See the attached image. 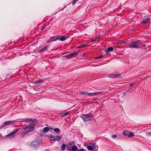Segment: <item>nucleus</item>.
<instances>
[{"instance_id":"1","label":"nucleus","mask_w":151,"mask_h":151,"mask_svg":"<svg viewBox=\"0 0 151 151\" xmlns=\"http://www.w3.org/2000/svg\"><path fill=\"white\" fill-rule=\"evenodd\" d=\"M37 124V123L36 122H35L33 123L29 124L28 126L23 129L24 130L21 134V136L22 137H23L26 134L34 130L35 129L34 126Z\"/></svg>"},{"instance_id":"2","label":"nucleus","mask_w":151,"mask_h":151,"mask_svg":"<svg viewBox=\"0 0 151 151\" xmlns=\"http://www.w3.org/2000/svg\"><path fill=\"white\" fill-rule=\"evenodd\" d=\"M93 117V116L91 114H83L81 116V118L84 122L91 120Z\"/></svg>"},{"instance_id":"3","label":"nucleus","mask_w":151,"mask_h":151,"mask_svg":"<svg viewBox=\"0 0 151 151\" xmlns=\"http://www.w3.org/2000/svg\"><path fill=\"white\" fill-rule=\"evenodd\" d=\"M42 142L40 140H35L33 141L30 144V146L32 148H35L39 146Z\"/></svg>"},{"instance_id":"4","label":"nucleus","mask_w":151,"mask_h":151,"mask_svg":"<svg viewBox=\"0 0 151 151\" xmlns=\"http://www.w3.org/2000/svg\"><path fill=\"white\" fill-rule=\"evenodd\" d=\"M140 42L139 40L134 41L133 42L129 45V47L130 48H138L139 47L138 45V43Z\"/></svg>"},{"instance_id":"5","label":"nucleus","mask_w":151,"mask_h":151,"mask_svg":"<svg viewBox=\"0 0 151 151\" xmlns=\"http://www.w3.org/2000/svg\"><path fill=\"white\" fill-rule=\"evenodd\" d=\"M18 130L19 129H14L9 134L6 135V137H10V138L14 137V134H15Z\"/></svg>"},{"instance_id":"6","label":"nucleus","mask_w":151,"mask_h":151,"mask_svg":"<svg viewBox=\"0 0 151 151\" xmlns=\"http://www.w3.org/2000/svg\"><path fill=\"white\" fill-rule=\"evenodd\" d=\"M14 123V121H8L5 122L2 125V127H6L7 126L11 125L12 124H13Z\"/></svg>"},{"instance_id":"7","label":"nucleus","mask_w":151,"mask_h":151,"mask_svg":"<svg viewBox=\"0 0 151 151\" xmlns=\"http://www.w3.org/2000/svg\"><path fill=\"white\" fill-rule=\"evenodd\" d=\"M78 53V52H74L65 55V57L67 58H70L73 57L74 56L76 55Z\"/></svg>"},{"instance_id":"8","label":"nucleus","mask_w":151,"mask_h":151,"mask_svg":"<svg viewBox=\"0 0 151 151\" xmlns=\"http://www.w3.org/2000/svg\"><path fill=\"white\" fill-rule=\"evenodd\" d=\"M68 150L70 151H77L78 150V148L74 144L71 147V148L70 149L68 148Z\"/></svg>"},{"instance_id":"9","label":"nucleus","mask_w":151,"mask_h":151,"mask_svg":"<svg viewBox=\"0 0 151 151\" xmlns=\"http://www.w3.org/2000/svg\"><path fill=\"white\" fill-rule=\"evenodd\" d=\"M89 144L90 145H93V150H98V147L97 145H96L95 143H90Z\"/></svg>"},{"instance_id":"10","label":"nucleus","mask_w":151,"mask_h":151,"mask_svg":"<svg viewBox=\"0 0 151 151\" xmlns=\"http://www.w3.org/2000/svg\"><path fill=\"white\" fill-rule=\"evenodd\" d=\"M58 40V37H52L50 38L48 42L49 43H50L51 42L56 41Z\"/></svg>"},{"instance_id":"11","label":"nucleus","mask_w":151,"mask_h":151,"mask_svg":"<svg viewBox=\"0 0 151 151\" xmlns=\"http://www.w3.org/2000/svg\"><path fill=\"white\" fill-rule=\"evenodd\" d=\"M62 139V137L61 136H57L55 137L54 139H52L51 140L58 141Z\"/></svg>"},{"instance_id":"12","label":"nucleus","mask_w":151,"mask_h":151,"mask_svg":"<svg viewBox=\"0 0 151 151\" xmlns=\"http://www.w3.org/2000/svg\"><path fill=\"white\" fill-rule=\"evenodd\" d=\"M150 20V18H147L143 20L140 23L141 24H144L147 23Z\"/></svg>"},{"instance_id":"13","label":"nucleus","mask_w":151,"mask_h":151,"mask_svg":"<svg viewBox=\"0 0 151 151\" xmlns=\"http://www.w3.org/2000/svg\"><path fill=\"white\" fill-rule=\"evenodd\" d=\"M68 37L61 36L59 37H58V39L61 41H63L66 40Z\"/></svg>"},{"instance_id":"14","label":"nucleus","mask_w":151,"mask_h":151,"mask_svg":"<svg viewBox=\"0 0 151 151\" xmlns=\"http://www.w3.org/2000/svg\"><path fill=\"white\" fill-rule=\"evenodd\" d=\"M109 77L110 78H115V77H118L120 76V75H118L117 74H109L108 75Z\"/></svg>"},{"instance_id":"15","label":"nucleus","mask_w":151,"mask_h":151,"mask_svg":"<svg viewBox=\"0 0 151 151\" xmlns=\"http://www.w3.org/2000/svg\"><path fill=\"white\" fill-rule=\"evenodd\" d=\"M43 80L41 79L39 80L33 82V83L34 84H37V83H40L42 82L43 81Z\"/></svg>"},{"instance_id":"16","label":"nucleus","mask_w":151,"mask_h":151,"mask_svg":"<svg viewBox=\"0 0 151 151\" xmlns=\"http://www.w3.org/2000/svg\"><path fill=\"white\" fill-rule=\"evenodd\" d=\"M114 49L113 47H111L109 48L107 50L105 51V52L106 53H109V52L112 51Z\"/></svg>"},{"instance_id":"17","label":"nucleus","mask_w":151,"mask_h":151,"mask_svg":"<svg viewBox=\"0 0 151 151\" xmlns=\"http://www.w3.org/2000/svg\"><path fill=\"white\" fill-rule=\"evenodd\" d=\"M25 122L27 123H31V124L33 123V122H34L31 119H26L25 120Z\"/></svg>"},{"instance_id":"18","label":"nucleus","mask_w":151,"mask_h":151,"mask_svg":"<svg viewBox=\"0 0 151 151\" xmlns=\"http://www.w3.org/2000/svg\"><path fill=\"white\" fill-rule=\"evenodd\" d=\"M129 132V131L128 130H124L122 132V134L124 136H128Z\"/></svg>"},{"instance_id":"19","label":"nucleus","mask_w":151,"mask_h":151,"mask_svg":"<svg viewBox=\"0 0 151 151\" xmlns=\"http://www.w3.org/2000/svg\"><path fill=\"white\" fill-rule=\"evenodd\" d=\"M48 47L47 46H45L44 48H42L40 50V52H44L47 50Z\"/></svg>"},{"instance_id":"20","label":"nucleus","mask_w":151,"mask_h":151,"mask_svg":"<svg viewBox=\"0 0 151 151\" xmlns=\"http://www.w3.org/2000/svg\"><path fill=\"white\" fill-rule=\"evenodd\" d=\"M95 94H96L95 93V92L91 93H86V95L90 96H92L95 95Z\"/></svg>"},{"instance_id":"21","label":"nucleus","mask_w":151,"mask_h":151,"mask_svg":"<svg viewBox=\"0 0 151 151\" xmlns=\"http://www.w3.org/2000/svg\"><path fill=\"white\" fill-rule=\"evenodd\" d=\"M49 130V128L48 127H46L44 128L43 129V132L44 133L47 132Z\"/></svg>"},{"instance_id":"22","label":"nucleus","mask_w":151,"mask_h":151,"mask_svg":"<svg viewBox=\"0 0 151 151\" xmlns=\"http://www.w3.org/2000/svg\"><path fill=\"white\" fill-rule=\"evenodd\" d=\"M54 131L57 133H59L60 132V129L58 128H55L53 129Z\"/></svg>"},{"instance_id":"23","label":"nucleus","mask_w":151,"mask_h":151,"mask_svg":"<svg viewBox=\"0 0 151 151\" xmlns=\"http://www.w3.org/2000/svg\"><path fill=\"white\" fill-rule=\"evenodd\" d=\"M134 135V132H129L128 137H133Z\"/></svg>"},{"instance_id":"24","label":"nucleus","mask_w":151,"mask_h":151,"mask_svg":"<svg viewBox=\"0 0 151 151\" xmlns=\"http://www.w3.org/2000/svg\"><path fill=\"white\" fill-rule=\"evenodd\" d=\"M69 114V113L68 112H65V113H61L60 114L62 116H66L67 115H68Z\"/></svg>"},{"instance_id":"25","label":"nucleus","mask_w":151,"mask_h":151,"mask_svg":"<svg viewBox=\"0 0 151 151\" xmlns=\"http://www.w3.org/2000/svg\"><path fill=\"white\" fill-rule=\"evenodd\" d=\"M87 149L89 150H93V145H90L87 147Z\"/></svg>"},{"instance_id":"26","label":"nucleus","mask_w":151,"mask_h":151,"mask_svg":"<svg viewBox=\"0 0 151 151\" xmlns=\"http://www.w3.org/2000/svg\"><path fill=\"white\" fill-rule=\"evenodd\" d=\"M66 147V145L65 144H63L61 146L62 150H64Z\"/></svg>"},{"instance_id":"27","label":"nucleus","mask_w":151,"mask_h":151,"mask_svg":"<svg viewBox=\"0 0 151 151\" xmlns=\"http://www.w3.org/2000/svg\"><path fill=\"white\" fill-rule=\"evenodd\" d=\"M74 144H75V142H74L73 141H71L69 143H68V145L69 146L70 145V146H73Z\"/></svg>"},{"instance_id":"28","label":"nucleus","mask_w":151,"mask_h":151,"mask_svg":"<svg viewBox=\"0 0 151 151\" xmlns=\"http://www.w3.org/2000/svg\"><path fill=\"white\" fill-rule=\"evenodd\" d=\"M86 45H81L80 46H78V47L79 48L84 47H86Z\"/></svg>"},{"instance_id":"29","label":"nucleus","mask_w":151,"mask_h":151,"mask_svg":"<svg viewBox=\"0 0 151 151\" xmlns=\"http://www.w3.org/2000/svg\"><path fill=\"white\" fill-rule=\"evenodd\" d=\"M98 38L97 37H93L92 38L91 41L92 42H94L96 40H97Z\"/></svg>"},{"instance_id":"30","label":"nucleus","mask_w":151,"mask_h":151,"mask_svg":"<svg viewBox=\"0 0 151 151\" xmlns=\"http://www.w3.org/2000/svg\"><path fill=\"white\" fill-rule=\"evenodd\" d=\"M134 83H130L129 85H127V87H129L131 86H133V85H134Z\"/></svg>"},{"instance_id":"31","label":"nucleus","mask_w":151,"mask_h":151,"mask_svg":"<svg viewBox=\"0 0 151 151\" xmlns=\"http://www.w3.org/2000/svg\"><path fill=\"white\" fill-rule=\"evenodd\" d=\"M89 145H90L89 143L87 144L86 143H84L83 144L84 146L87 148V147H88Z\"/></svg>"},{"instance_id":"32","label":"nucleus","mask_w":151,"mask_h":151,"mask_svg":"<svg viewBox=\"0 0 151 151\" xmlns=\"http://www.w3.org/2000/svg\"><path fill=\"white\" fill-rule=\"evenodd\" d=\"M50 139H51V140L54 139L55 137L53 135H50Z\"/></svg>"},{"instance_id":"33","label":"nucleus","mask_w":151,"mask_h":151,"mask_svg":"<svg viewBox=\"0 0 151 151\" xmlns=\"http://www.w3.org/2000/svg\"><path fill=\"white\" fill-rule=\"evenodd\" d=\"M77 0H74L72 2V5H75V4L76 3V2H77Z\"/></svg>"},{"instance_id":"34","label":"nucleus","mask_w":151,"mask_h":151,"mask_svg":"<svg viewBox=\"0 0 151 151\" xmlns=\"http://www.w3.org/2000/svg\"><path fill=\"white\" fill-rule=\"evenodd\" d=\"M146 134L147 136H151V132H147L146 133Z\"/></svg>"},{"instance_id":"35","label":"nucleus","mask_w":151,"mask_h":151,"mask_svg":"<svg viewBox=\"0 0 151 151\" xmlns=\"http://www.w3.org/2000/svg\"><path fill=\"white\" fill-rule=\"evenodd\" d=\"M123 43V41H120L117 43V44H121Z\"/></svg>"},{"instance_id":"36","label":"nucleus","mask_w":151,"mask_h":151,"mask_svg":"<svg viewBox=\"0 0 151 151\" xmlns=\"http://www.w3.org/2000/svg\"><path fill=\"white\" fill-rule=\"evenodd\" d=\"M85 149L82 148L78 150L77 151H85Z\"/></svg>"},{"instance_id":"37","label":"nucleus","mask_w":151,"mask_h":151,"mask_svg":"<svg viewBox=\"0 0 151 151\" xmlns=\"http://www.w3.org/2000/svg\"><path fill=\"white\" fill-rule=\"evenodd\" d=\"M80 93L81 95H86V93H85V92H81Z\"/></svg>"},{"instance_id":"38","label":"nucleus","mask_w":151,"mask_h":151,"mask_svg":"<svg viewBox=\"0 0 151 151\" xmlns=\"http://www.w3.org/2000/svg\"><path fill=\"white\" fill-rule=\"evenodd\" d=\"M46 26L45 25H44L43 27L41 28V29L42 30L45 29L46 28Z\"/></svg>"},{"instance_id":"39","label":"nucleus","mask_w":151,"mask_h":151,"mask_svg":"<svg viewBox=\"0 0 151 151\" xmlns=\"http://www.w3.org/2000/svg\"><path fill=\"white\" fill-rule=\"evenodd\" d=\"M117 137V135L116 134H113L112 135V137L113 138H114Z\"/></svg>"},{"instance_id":"40","label":"nucleus","mask_w":151,"mask_h":151,"mask_svg":"<svg viewBox=\"0 0 151 151\" xmlns=\"http://www.w3.org/2000/svg\"><path fill=\"white\" fill-rule=\"evenodd\" d=\"M101 93V91H100V92H95V93L96 94H95V95H96L97 94H99V93Z\"/></svg>"},{"instance_id":"41","label":"nucleus","mask_w":151,"mask_h":151,"mask_svg":"<svg viewBox=\"0 0 151 151\" xmlns=\"http://www.w3.org/2000/svg\"><path fill=\"white\" fill-rule=\"evenodd\" d=\"M103 56V55H101V56L99 57H98L97 58H96V59H100V58H102Z\"/></svg>"},{"instance_id":"42","label":"nucleus","mask_w":151,"mask_h":151,"mask_svg":"<svg viewBox=\"0 0 151 151\" xmlns=\"http://www.w3.org/2000/svg\"><path fill=\"white\" fill-rule=\"evenodd\" d=\"M53 129L52 128V127H50L49 128V130H50V131H52L53 130Z\"/></svg>"},{"instance_id":"43","label":"nucleus","mask_w":151,"mask_h":151,"mask_svg":"<svg viewBox=\"0 0 151 151\" xmlns=\"http://www.w3.org/2000/svg\"><path fill=\"white\" fill-rule=\"evenodd\" d=\"M2 137V134H1L0 133V138Z\"/></svg>"},{"instance_id":"44","label":"nucleus","mask_w":151,"mask_h":151,"mask_svg":"<svg viewBox=\"0 0 151 151\" xmlns=\"http://www.w3.org/2000/svg\"><path fill=\"white\" fill-rule=\"evenodd\" d=\"M49 151V150L48 149H47V150H44V151Z\"/></svg>"},{"instance_id":"45","label":"nucleus","mask_w":151,"mask_h":151,"mask_svg":"<svg viewBox=\"0 0 151 151\" xmlns=\"http://www.w3.org/2000/svg\"><path fill=\"white\" fill-rule=\"evenodd\" d=\"M92 151H98V150H93Z\"/></svg>"}]
</instances>
